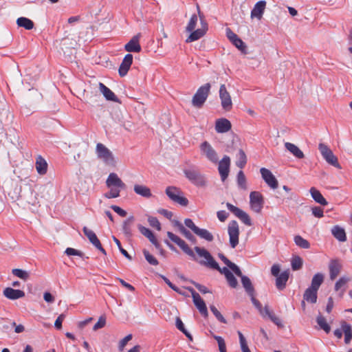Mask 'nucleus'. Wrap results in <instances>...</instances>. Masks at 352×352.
I'll return each mask as SVG.
<instances>
[{"instance_id":"1","label":"nucleus","mask_w":352,"mask_h":352,"mask_svg":"<svg viewBox=\"0 0 352 352\" xmlns=\"http://www.w3.org/2000/svg\"><path fill=\"white\" fill-rule=\"evenodd\" d=\"M194 250L201 258L198 261L201 265L218 270L221 274L225 276L228 285L231 287L236 288L237 287L238 281L230 270L226 267L221 268L207 250L198 246L195 247Z\"/></svg>"},{"instance_id":"2","label":"nucleus","mask_w":352,"mask_h":352,"mask_svg":"<svg viewBox=\"0 0 352 352\" xmlns=\"http://www.w3.org/2000/svg\"><path fill=\"white\" fill-rule=\"evenodd\" d=\"M106 185L109 188V191L104 194V197L107 199L118 197L120 191L126 188L125 184L115 173L109 175L106 180Z\"/></svg>"},{"instance_id":"3","label":"nucleus","mask_w":352,"mask_h":352,"mask_svg":"<svg viewBox=\"0 0 352 352\" xmlns=\"http://www.w3.org/2000/svg\"><path fill=\"white\" fill-rule=\"evenodd\" d=\"M324 281V275L322 273L316 274L311 280V285L305 292L303 299L310 303H316L317 301V293L320 285Z\"/></svg>"},{"instance_id":"4","label":"nucleus","mask_w":352,"mask_h":352,"mask_svg":"<svg viewBox=\"0 0 352 352\" xmlns=\"http://www.w3.org/2000/svg\"><path fill=\"white\" fill-rule=\"evenodd\" d=\"M185 177L195 186L206 188L208 186L206 176L195 168H188L184 170Z\"/></svg>"},{"instance_id":"5","label":"nucleus","mask_w":352,"mask_h":352,"mask_svg":"<svg viewBox=\"0 0 352 352\" xmlns=\"http://www.w3.org/2000/svg\"><path fill=\"white\" fill-rule=\"evenodd\" d=\"M96 154L98 159L104 164L111 166L116 165V160L113 153L103 144L98 143L96 144Z\"/></svg>"},{"instance_id":"6","label":"nucleus","mask_w":352,"mask_h":352,"mask_svg":"<svg viewBox=\"0 0 352 352\" xmlns=\"http://www.w3.org/2000/svg\"><path fill=\"white\" fill-rule=\"evenodd\" d=\"M250 296L251 297L252 302L258 310L259 313L263 318L267 316L276 326L280 328L283 327L282 320L272 311H271L267 306H265L264 308H263L259 301L254 298V294Z\"/></svg>"},{"instance_id":"7","label":"nucleus","mask_w":352,"mask_h":352,"mask_svg":"<svg viewBox=\"0 0 352 352\" xmlns=\"http://www.w3.org/2000/svg\"><path fill=\"white\" fill-rule=\"evenodd\" d=\"M210 87V84L206 83L197 89L192 99V106L201 108L204 105L209 95Z\"/></svg>"},{"instance_id":"8","label":"nucleus","mask_w":352,"mask_h":352,"mask_svg":"<svg viewBox=\"0 0 352 352\" xmlns=\"http://www.w3.org/2000/svg\"><path fill=\"white\" fill-rule=\"evenodd\" d=\"M197 9H198L199 16L200 18L201 28H198L197 30L195 29L192 32H189L190 34L186 40V43H191V42L199 40V38H201L206 34V33L208 30V23L204 19L203 15L201 14L199 7H197Z\"/></svg>"},{"instance_id":"9","label":"nucleus","mask_w":352,"mask_h":352,"mask_svg":"<svg viewBox=\"0 0 352 352\" xmlns=\"http://www.w3.org/2000/svg\"><path fill=\"white\" fill-rule=\"evenodd\" d=\"M166 194L170 200L182 206H186L188 204V200L182 195L183 192L175 186L167 187Z\"/></svg>"},{"instance_id":"10","label":"nucleus","mask_w":352,"mask_h":352,"mask_svg":"<svg viewBox=\"0 0 352 352\" xmlns=\"http://www.w3.org/2000/svg\"><path fill=\"white\" fill-rule=\"evenodd\" d=\"M318 149L322 156L328 164L335 166L336 168H341L337 157L333 153L332 151L327 145L323 143H320L318 145Z\"/></svg>"},{"instance_id":"11","label":"nucleus","mask_w":352,"mask_h":352,"mask_svg":"<svg viewBox=\"0 0 352 352\" xmlns=\"http://www.w3.org/2000/svg\"><path fill=\"white\" fill-rule=\"evenodd\" d=\"M199 147L201 155L202 156L205 157L212 163L216 164L219 162V157L217 151L208 142L205 141L202 142Z\"/></svg>"},{"instance_id":"12","label":"nucleus","mask_w":352,"mask_h":352,"mask_svg":"<svg viewBox=\"0 0 352 352\" xmlns=\"http://www.w3.org/2000/svg\"><path fill=\"white\" fill-rule=\"evenodd\" d=\"M167 236L169 238V239L175 244H177L185 254H186L190 257L192 258L194 260H197L195 254L194 253L192 250L190 249L188 244L179 236L173 234L171 232H168Z\"/></svg>"},{"instance_id":"13","label":"nucleus","mask_w":352,"mask_h":352,"mask_svg":"<svg viewBox=\"0 0 352 352\" xmlns=\"http://www.w3.org/2000/svg\"><path fill=\"white\" fill-rule=\"evenodd\" d=\"M229 243L232 248H235L239 244V228L236 221H231L228 226Z\"/></svg>"},{"instance_id":"14","label":"nucleus","mask_w":352,"mask_h":352,"mask_svg":"<svg viewBox=\"0 0 352 352\" xmlns=\"http://www.w3.org/2000/svg\"><path fill=\"white\" fill-rule=\"evenodd\" d=\"M264 199L261 192L258 191H252L250 195V205L251 209L256 212L259 213L263 207Z\"/></svg>"},{"instance_id":"15","label":"nucleus","mask_w":352,"mask_h":352,"mask_svg":"<svg viewBox=\"0 0 352 352\" xmlns=\"http://www.w3.org/2000/svg\"><path fill=\"white\" fill-rule=\"evenodd\" d=\"M219 98L222 108L227 111H230L232 108L231 96L223 84L219 88Z\"/></svg>"},{"instance_id":"16","label":"nucleus","mask_w":352,"mask_h":352,"mask_svg":"<svg viewBox=\"0 0 352 352\" xmlns=\"http://www.w3.org/2000/svg\"><path fill=\"white\" fill-rule=\"evenodd\" d=\"M230 166V158L228 155L223 157L219 162L218 170L221 176L222 182H224L228 177Z\"/></svg>"},{"instance_id":"17","label":"nucleus","mask_w":352,"mask_h":352,"mask_svg":"<svg viewBox=\"0 0 352 352\" xmlns=\"http://www.w3.org/2000/svg\"><path fill=\"white\" fill-rule=\"evenodd\" d=\"M226 206L230 212H232L236 217L240 219L245 225L249 226L252 225L251 219L245 212L230 203H227Z\"/></svg>"},{"instance_id":"18","label":"nucleus","mask_w":352,"mask_h":352,"mask_svg":"<svg viewBox=\"0 0 352 352\" xmlns=\"http://www.w3.org/2000/svg\"><path fill=\"white\" fill-rule=\"evenodd\" d=\"M84 234L88 238L90 243L99 251H100L103 254H106L105 250L102 248L100 240L98 239L96 234L94 231L89 229L87 227H84L82 229Z\"/></svg>"},{"instance_id":"19","label":"nucleus","mask_w":352,"mask_h":352,"mask_svg":"<svg viewBox=\"0 0 352 352\" xmlns=\"http://www.w3.org/2000/svg\"><path fill=\"white\" fill-rule=\"evenodd\" d=\"M190 292L195 305L198 309L201 315H203L204 317H207L208 315V312L204 301L201 298L199 294L197 293L195 290L191 289Z\"/></svg>"},{"instance_id":"20","label":"nucleus","mask_w":352,"mask_h":352,"mask_svg":"<svg viewBox=\"0 0 352 352\" xmlns=\"http://www.w3.org/2000/svg\"><path fill=\"white\" fill-rule=\"evenodd\" d=\"M260 172L262 178L270 188L275 189L278 187V181L269 169L261 168Z\"/></svg>"},{"instance_id":"21","label":"nucleus","mask_w":352,"mask_h":352,"mask_svg":"<svg viewBox=\"0 0 352 352\" xmlns=\"http://www.w3.org/2000/svg\"><path fill=\"white\" fill-rule=\"evenodd\" d=\"M266 7V1H258L254 6L253 9L251 11L250 16L252 19H257L258 20H261L264 14L265 10Z\"/></svg>"},{"instance_id":"22","label":"nucleus","mask_w":352,"mask_h":352,"mask_svg":"<svg viewBox=\"0 0 352 352\" xmlns=\"http://www.w3.org/2000/svg\"><path fill=\"white\" fill-rule=\"evenodd\" d=\"M133 63V55L131 54H127L123 58L122 62L121 63L118 72L121 77L125 76L129 70Z\"/></svg>"},{"instance_id":"23","label":"nucleus","mask_w":352,"mask_h":352,"mask_svg":"<svg viewBox=\"0 0 352 352\" xmlns=\"http://www.w3.org/2000/svg\"><path fill=\"white\" fill-rule=\"evenodd\" d=\"M231 122L226 118H219L215 122V130L219 133H224L231 129Z\"/></svg>"},{"instance_id":"24","label":"nucleus","mask_w":352,"mask_h":352,"mask_svg":"<svg viewBox=\"0 0 352 352\" xmlns=\"http://www.w3.org/2000/svg\"><path fill=\"white\" fill-rule=\"evenodd\" d=\"M140 35L134 36L124 46V49L129 52H140L141 46L139 43Z\"/></svg>"},{"instance_id":"25","label":"nucleus","mask_w":352,"mask_h":352,"mask_svg":"<svg viewBox=\"0 0 352 352\" xmlns=\"http://www.w3.org/2000/svg\"><path fill=\"white\" fill-rule=\"evenodd\" d=\"M3 295L8 299L16 300L25 296V292L20 289H14L12 287H6L3 290Z\"/></svg>"},{"instance_id":"26","label":"nucleus","mask_w":352,"mask_h":352,"mask_svg":"<svg viewBox=\"0 0 352 352\" xmlns=\"http://www.w3.org/2000/svg\"><path fill=\"white\" fill-rule=\"evenodd\" d=\"M342 265L338 260H331L329 265V278L334 280L340 274Z\"/></svg>"},{"instance_id":"27","label":"nucleus","mask_w":352,"mask_h":352,"mask_svg":"<svg viewBox=\"0 0 352 352\" xmlns=\"http://www.w3.org/2000/svg\"><path fill=\"white\" fill-rule=\"evenodd\" d=\"M133 190L135 194L144 198L148 199L153 195L151 189L143 184H135L133 186Z\"/></svg>"},{"instance_id":"28","label":"nucleus","mask_w":352,"mask_h":352,"mask_svg":"<svg viewBox=\"0 0 352 352\" xmlns=\"http://www.w3.org/2000/svg\"><path fill=\"white\" fill-rule=\"evenodd\" d=\"M351 280L349 277L342 276L335 284V291L339 292V296L342 298L345 292L347 283Z\"/></svg>"},{"instance_id":"29","label":"nucleus","mask_w":352,"mask_h":352,"mask_svg":"<svg viewBox=\"0 0 352 352\" xmlns=\"http://www.w3.org/2000/svg\"><path fill=\"white\" fill-rule=\"evenodd\" d=\"M99 89L100 92L103 94V96L107 100L119 102V100L114 94V93L107 86H105L103 83H99Z\"/></svg>"},{"instance_id":"30","label":"nucleus","mask_w":352,"mask_h":352,"mask_svg":"<svg viewBox=\"0 0 352 352\" xmlns=\"http://www.w3.org/2000/svg\"><path fill=\"white\" fill-rule=\"evenodd\" d=\"M285 146L296 158L302 159L305 157L303 152L294 144L286 142Z\"/></svg>"},{"instance_id":"31","label":"nucleus","mask_w":352,"mask_h":352,"mask_svg":"<svg viewBox=\"0 0 352 352\" xmlns=\"http://www.w3.org/2000/svg\"><path fill=\"white\" fill-rule=\"evenodd\" d=\"M309 192L311 197L314 199L316 202L322 206H327L328 204L327 200L324 198L320 192L316 188L311 187L309 190Z\"/></svg>"},{"instance_id":"32","label":"nucleus","mask_w":352,"mask_h":352,"mask_svg":"<svg viewBox=\"0 0 352 352\" xmlns=\"http://www.w3.org/2000/svg\"><path fill=\"white\" fill-rule=\"evenodd\" d=\"M175 226L178 228V230L181 234H182L188 240H189L190 242L195 243H196V239L192 235V234L186 229V228L179 221L175 222Z\"/></svg>"},{"instance_id":"33","label":"nucleus","mask_w":352,"mask_h":352,"mask_svg":"<svg viewBox=\"0 0 352 352\" xmlns=\"http://www.w3.org/2000/svg\"><path fill=\"white\" fill-rule=\"evenodd\" d=\"M289 278V272L285 271L280 275L276 276V286L279 290H282L285 287L286 283Z\"/></svg>"},{"instance_id":"34","label":"nucleus","mask_w":352,"mask_h":352,"mask_svg":"<svg viewBox=\"0 0 352 352\" xmlns=\"http://www.w3.org/2000/svg\"><path fill=\"white\" fill-rule=\"evenodd\" d=\"M219 257L236 276L241 275V271L239 267L236 264L228 260L223 254H219Z\"/></svg>"},{"instance_id":"35","label":"nucleus","mask_w":352,"mask_h":352,"mask_svg":"<svg viewBox=\"0 0 352 352\" xmlns=\"http://www.w3.org/2000/svg\"><path fill=\"white\" fill-rule=\"evenodd\" d=\"M331 233L333 236L339 241L344 242L346 240L344 230L339 226H335L331 229Z\"/></svg>"},{"instance_id":"36","label":"nucleus","mask_w":352,"mask_h":352,"mask_svg":"<svg viewBox=\"0 0 352 352\" xmlns=\"http://www.w3.org/2000/svg\"><path fill=\"white\" fill-rule=\"evenodd\" d=\"M238 276L241 278L242 285L245 288L246 292L248 294L249 296H252V294H254V289L250 279L248 276H243L242 274L241 275Z\"/></svg>"},{"instance_id":"37","label":"nucleus","mask_w":352,"mask_h":352,"mask_svg":"<svg viewBox=\"0 0 352 352\" xmlns=\"http://www.w3.org/2000/svg\"><path fill=\"white\" fill-rule=\"evenodd\" d=\"M342 329L344 333V342L348 344L351 342L352 339V329L350 324H347L346 322H342L341 323Z\"/></svg>"},{"instance_id":"38","label":"nucleus","mask_w":352,"mask_h":352,"mask_svg":"<svg viewBox=\"0 0 352 352\" xmlns=\"http://www.w3.org/2000/svg\"><path fill=\"white\" fill-rule=\"evenodd\" d=\"M133 221L134 217L133 216H131L123 222L122 230L124 234L127 236H131L132 235L131 225Z\"/></svg>"},{"instance_id":"39","label":"nucleus","mask_w":352,"mask_h":352,"mask_svg":"<svg viewBox=\"0 0 352 352\" xmlns=\"http://www.w3.org/2000/svg\"><path fill=\"white\" fill-rule=\"evenodd\" d=\"M16 24L19 27L24 28L25 30H30L34 28V23L26 17H19L16 20Z\"/></svg>"},{"instance_id":"40","label":"nucleus","mask_w":352,"mask_h":352,"mask_svg":"<svg viewBox=\"0 0 352 352\" xmlns=\"http://www.w3.org/2000/svg\"><path fill=\"white\" fill-rule=\"evenodd\" d=\"M316 322L319 325L320 328L324 330L327 333L330 332L331 327L327 323L326 318L321 314L318 315L316 318Z\"/></svg>"},{"instance_id":"41","label":"nucleus","mask_w":352,"mask_h":352,"mask_svg":"<svg viewBox=\"0 0 352 352\" xmlns=\"http://www.w3.org/2000/svg\"><path fill=\"white\" fill-rule=\"evenodd\" d=\"M138 228L140 232L145 237H146L150 241L151 243L155 239H156V237L155 236L154 234L150 229L140 224L138 225Z\"/></svg>"},{"instance_id":"42","label":"nucleus","mask_w":352,"mask_h":352,"mask_svg":"<svg viewBox=\"0 0 352 352\" xmlns=\"http://www.w3.org/2000/svg\"><path fill=\"white\" fill-rule=\"evenodd\" d=\"M195 234L209 242L212 241L214 239V236L212 233L206 229L199 228Z\"/></svg>"},{"instance_id":"43","label":"nucleus","mask_w":352,"mask_h":352,"mask_svg":"<svg viewBox=\"0 0 352 352\" xmlns=\"http://www.w3.org/2000/svg\"><path fill=\"white\" fill-rule=\"evenodd\" d=\"M294 240L296 245L300 248L309 249L310 248L309 242L300 235L295 236Z\"/></svg>"},{"instance_id":"44","label":"nucleus","mask_w":352,"mask_h":352,"mask_svg":"<svg viewBox=\"0 0 352 352\" xmlns=\"http://www.w3.org/2000/svg\"><path fill=\"white\" fill-rule=\"evenodd\" d=\"M247 163V157L245 152L240 149L237 155V161L236 165L240 168H243Z\"/></svg>"},{"instance_id":"45","label":"nucleus","mask_w":352,"mask_h":352,"mask_svg":"<svg viewBox=\"0 0 352 352\" xmlns=\"http://www.w3.org/2000/svg\"><path fill=\"white\" fill-rule=\"evenodd\" d=\"M12 273L15 276H17L23 280H27L30 277V273L28 271L21 269H13L12 270Z\"/></svg>"},{"instance_id":"46","label":"nucleus","mask_w":352,"mask_h":352,"mask_svg":"<svg viewBox=\"0 0 352 352\" xmlns=\"http://www.w3.org/2000/svg\"><path fill=\"white\" fill-rule=\"evenodd\" d=\"M237 184L243 190H247L248 188L246 178L242 170H240L237 174Z\"/></svg>"},{"instance_id":"47","label":"nucleus","mask_w":352,"mask_h":352,"mask_svg":"<svg viewBox=\"0 0 352 352\" xmlns=\"http://www.w3.org/2000/svg\"><path fill=\"white\" fill-rule=\"evenodd\" d=\"M198 21V17L197 14H194L191 16L186 27V32H192L194 30L197 26Z\"/></svg>"},{"instance_id":"48","label":"nucleus","mask_w":352,"mask_h":352,"mask_svg":"<svg viewBox=\"0 0 352 352\" xmlns=\"http://www.w3.org/2000/svg\"><path fill=\"white\" fill-rule=\"evenodd\" d=\"M238 335H239V342H240V346H241V351L243 352H251L248 346L247 341H246L245 337L243 336V333L239 331Z\"/></svg>"},{"instance_id":"49","label":"nucleus","mask_w":352,"mask_h":352,"mask_svg":"<svg viewBox=\"0 0 352 352\" xmlns=\"http://www.w3.org/2000/svg\"><path fill=\"white\" fill-rule=\"evenodd\" d=\"M291 265L293 270H298L302 266V259L298 256H294L292 259Z\"/></svg>"},{"instance_id":"50","label":"nucleus","mask_w":352,"mask_h":352,"mask_svg":"<svg viewBox=\"0 0 352 352\" xmlns=\"http://www.w3.org/2000/svg\"><path fill=\"white\" fill-rule=\"evenodd\" d=\"M143 254L145 259L149 264L152 265H157L159 264L158 261L148 250H144Z\"/></svg>"},{"instance_id":"51","label":"nucleus","mask_w":352,"mask_h":352,"mask_svg":"<svg viewBox=\"0 0 352 352\" xmlns=\"http://www.w3.org/2000/svg\"><path fill=\"white\" fill-rule=\"evenodd\" d=\"M210 309L217 319L222 323H227V320L214 305H210Z\"/></svg>"},{"instance_id":"52","label":"nucleus","mask_w":352,"mask_h":352,"mask_svg":"<svg viewBox=\"0 0 352 352\" xmlns=\"http://www.w3.org/2000/svg\"><path fill=\"white\" fill-rule=\"evenodd\" d=\"M148 222L151 227L156 228L158 231L161 230V224L156 217L148 216Z\"/></svg>"},{"instance_id":"53","label":"nucleus","mask_w":352,"mask_h":352,"mask_svg":"<svg viewBox=\"0 0 352 352\" xmlns=\"http://www.w3.org/2000/svg\"><path fill=\"white\" fill-rule=\"evenodd\" d=\"M214 338L217 340L220 352H226V346L224 339L219 336H213Z\"/></svg>"},{"instance_id":"54","label":"nucleus","mask_w":352,"mask_h":352,"mask_svg":"<svg viewBox=\"0 0 352 352\" xmlns=\"http://www.w3.org/2000/svg\"><path fill=\"white\" fill-rule=\"evenodd\" d=\"M232 43L235 45L236 48H238L243 53H246V45L245 43L240 38H237L236 40L233 41Z\"/></svg>"},{"instance_id":"55","label":"nucleus","mask_w":352,"mask_h":352,"mask_svg":"<svg viewBox=\"0 0 352 352\" xmlns=\"http://www.w3.org/2000/svg\"><path fill=\"white\" fill-rule=\"evenodd\" d=\"M36 168L39 174H44V159L41 155L36 160Z\"/></svg>"},{"instance_id":"56","label":"nucleus","mask_w":352,"mask_h":352,"mask_svg":"<svg viewBox=\"0 0 352 352\" xmlns=\"http://www.w3.org/2000/svg\"><path fill=\"white\" fill-rule=\"evenodd\" d=\"M184 224L186 227H188V228H190L195 234L196 233V232L198 230V229L199 228V227H197L195 223L194 222L192 221V219H186L184 220Z\"/></svg>"},{"instance_id":"57","label":"nucleus","mask_w":352,"mask_h":352,"mask_svg":"<svg viewBox=\"0 0 352 352\" xmlns=\"http://www.w3.org/2000/svg\"><path fill=\"white\" fill-rule=\"evenodd\" d=\"M65 252L67 256H78L82 257L83 255L82 252L72 248H67Z\"/></svg>"},{"instance_id":"58","label":"nucleus","mask_w":352,"mask_h":352,"mask_svg":"<svg viewBox=\"0 0 352 352\" xmlns=\"http://www.w3.org/2000/svg\"><path fill=\"white\" fill-rule=\"evenodd\" d=\"M106 324V319L103 316H100L98 321L94 324L93 329L97 331L99 329L103 328Z\"/></svg>"},{"instance_id":"59","label":"nucleus","mask_w":352,"mask_h":352,"mask_svg":"<svg viewBox=\"0 0 352 352\" xmlns=\"http://www.w3.org/2000/svg\"><path fill=\"white\" fill-rule=\"evenodd\" d=\"M312 214L314 217L321 218L324 216L323 210L318 206H315L311 208Z\"/></svg>"},{"instance_id":"60","label":"nucleus","mask_w":352,"mask_h":352,"mask_svg":"<svg viewBox=\"0 0 352 352\" xmlns=\"http://www.w3.org/2000/svg\"><path fill=\"white\" fill-rule=\"evenodd\" d=\"M65 318V316L63 314H60L57 318V319L56 320V321L54 322V327L56 329H58V330L61 329L62 323H63V321L64 320Z\"/></svg>"},{"instance_id":"61","label":"nucleus","mask_w":352,"mask_h":352,"mask_svg":"<svg viewBox=\"0 0 352 352\" xmlns=\"http://www.w3.org/2000/svg\"><path fill=\"white\" fill-rule=\"evenodd\" d=\"M132 339V335L129 334L126 336H125L122 340H120L119 343V348L120 350H122L123 348L126 346L127 342L130 341Z\"/></svg>"},{"instance_id":"62","label":"nucleus","mask_w":352,"mask_h":352,"mask_svg":"<svg viewBox=\"0 0 352 352\" xmlns=\"http://www.w3.org/2000/svg\"><path fill=\"white\" fill-rule=\"evenodd\" d=\"M226 36L232 43L233 41L236 40V38H239V36L230 28L226 29Z\"/></svg>"},{"instance_id":"63","label":"nucleus","mask_w":352,"mask_h":352,"mask_svg":"<svg viewBox=\"0 0 352 352\" xmlns=\"http://www.w3.org/2000/svg\"><path fill=\"white\" fill-rule=\"evenodd\" d=\"M111 208L113 210L114 212H116L121 217H124L126 215V212L118 206L113 205L111 206Z\"/></svg>"},{"instance_id":"64","label":"nucleus","mask_w":352,"mask_h":352,"mask_svg":"<svg viewBox=\"0 0 352 352\" xmlns=\"http://www.w3.org/2000/svg\"><path fill=\"white\" fill-rule=\"evenodd\" d=\"M217 215L219 220L221 222H223L228 218V213L226 212L225 210H220V211L217 212Z\"/></svg>"}]
</instances>
